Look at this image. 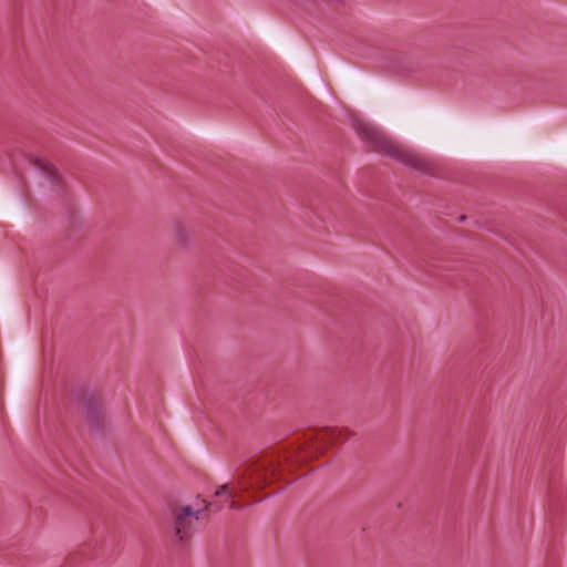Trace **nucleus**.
<instances>
[{"instance_id": "obj_9", "label": "nucleus", "mask_w": 567, "mask_h": 567, "mask_svg": "<svg viewBox=\"0 0 567 567\" xmlns=\"http://www.w3.org/2000/svg\"><path fill=\"white\" fill-rule=\"evenodd\" d=\"M205 502V509L213 508L214 512H219L223 508V505L213 503V502Z\"/></svg>"}, {"instance_id": "obj_1", "label": "nucleus", "mask_w": 567, "mask_h": 567, "mask_svg": "<svg viewBox=\"0 0 567 567\" xmlns=\"http://www.w3.org/2000/svg\"><path fill=\"white\" fill-rule=\"evenodd\" d=\"M352 127L370 151L389 156L423 174L439 176V168L433 162L408 151L402 145L389 138L373 124L354 118L352 121Z\"/></svg>"}, {"instance_id": "obj_7", "label": "nucleus", "mask_w": 567, "mask_h": 567, "mask_svg": "<svg viewBox=\"0 0 567 567\" xmlns=\"http://www.w3.org/2000/svg\"><path fill=\"white\" fill-rule=\"evenodd\" d=\"M221 495L227 496L226 502H227L229 508H231V509L237 508V503L235 501H233V498L236 496V494L230 489L229 484L220 485L214 493L215 497H219Z\"/></svg>"}, {"instance_id": "obj_5", "label": "nucleus", "mask_w": 567, "mask_h": 567, "mask_svg": "<svg viewBox=\"0 0 567 567\" xmlns=\"http://www.w3.org/2000/svg\"><path fill=\"white\" fill-rule=\"evenodd\" d=\"M202 509L195 511L190 505L184 506L174 522V533L181 543L188 542L193 535V520L199 518Z\"/></svg>"}, {"instance_id": "obj_4", "label": "nucleus", "mask_w": 567, "mask_h": 567, "mask_svg": "<svg viewBox=\"0 0 567 567\" xmlns=\"http://www.w3.org/2000/svg\"><path fill=\"white\" fill-rule=\"evenodd\" d=\"M281 465L282 460L280 454H272L270 457L267 456L258 462L257 468L255 473L250 475L247 484L245 483V474L239 476L238 484L241 486L243 491H248L255 486L261 488L268 482V473H270L271 476H275Z\"/></svg>"}, {"instance_id": "obj_10", "label": "nucleus", "mask_w": 567, "mask_h": 567, "mask_svg": "<svg viewBox=\"0 0 567 567\" xmlns=\"http://www.w3.org/2000/svg\"><path fill=\"white\" fill-rule=\"evenodd\" d=\"M457 219H458V221H464L466 219V216L465 215H461Z\"/></svg>"}, {"instance_id": "obj_11", "label": "nucleus", "mask_w": 567, "mask_h": 567, "mask_svg": "<svg viewBox=\"0 0 567 567\" xmlns=\"http://www.w3.org/2000/svg\"><path fill=\"white\" fill-rule=\"evenodd\" d=\"M282 457H284V461H288V458H289L290 456H286V455H285V456H282Z\"/></svg>"}, {"instance_id": "obj_8", "label": "nucleus", "mask_w": 567, "mask_h": 567, "mask_svg": "<svg viewBox=\"0 0 567 567\" xmlns=\"http://www.w3.org/2000/svg\"><path fill=\"white\" fill-rule=\"evenodd\" d=\"M175 237H176V241H177V244L179 246H182V247H186L187 246V244H188L187 231L179 224L175 225Z\"/></svg>"}, {"instance_id": "obj_6", "label": "nucleus", "mask_w": 567, "mask_h": 567, "mask_svg": "<svg viewBox=\"0 0 567 567\" xmlns=\"http://www.w3.org/2000/svg\"><path fill=\"white\" fill-rule=\"evenodd\" d=\"M28 159L32 164V166L39 169L51 184L55 186L63 185V177L52 163L34 155H30Z\"/></svg>"}, {"instance_id": "obj_3", "label": "nucleus", "mask_w": 567, "mask_h": 567, "mask_svg": "<svg viewBox=\"0 0 567 567\" xmlns=\"http://www.w3.org/2000/svg\"><path fill=\"white\" fill-rule=\"evenodd\" d=\"M353 435L347 430H338L334 427H322L317 431H310L305 434V443L299 449L306 452L305 458L312 457L320 450L328 445L344 442Z\"/></svg>"}, {"instance_id": "obj_2", "label": "nucleus", "mask_w": 567, "mask_h": 567, "mask_svg": "<svg viewBox=\"0 0 567 567\" xmlns=\"http://www.w3.org/2000/svg\"><path fill=\"white\" fill-rule=\"evenodd\" d=\"M74 398L84 415L90 431L103 435L105 429V414L97 394L84 389L76 390Z\"/></svg>"}]
</instances>
